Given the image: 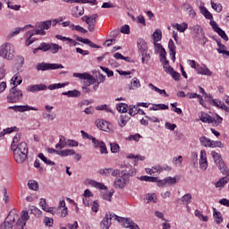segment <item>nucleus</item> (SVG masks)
<instances>
[{
  "label": "nucleus",
  "instance_id": "1",
  "mask_svg": "<svg viewBox=\"0 0 229 229\" xmlns=\"http://www.w3.org/2000/svg\"><path fill=\"white\" fill-rule=\"evenodd\" d=\"M30 221V213L28 211L21 212V217L15 213L10 211L5 221L0 225V229H26V222Z\"/></svg>",
  "mask_w": 229,
  "mask_h": 229
},
{
  "label": "nucleus",
  "instance_id": "2",
  "mask_svg": "<svg viewBox=\"0 0 229 229\" xmlns=\"http://www.w3.org/2000/svg\"><path fill=\"white\" fill-rule=\"evenodd\" d=\"M190 30H191L193 40H195V42L200 46H205V44L208 42V39H207L205 37V32H203V28H201L199 25L190 27Z\"/></svg>",
  "mask_w": 229,
  "mask_h": 229
},
{
  "label": "nucleus",
  "instance_id": "3",
  "mask_svg": "<svg viewBox=\"0 0 229 229\" xmlns=\"http://www.w3.org/2000/svg\"><path fill=\"white\" fill-rule=\"evenodd\" d=\"M211 157L214 159V162L217 165L218 169L221 171L222 174L229 176L228 166L226 165V163H225V160H223V157L221 156V154L213 150L211 151Z\"/></svg>",
  "mask_w": 229,
  "mask_h": 229
},
{
  "label": "nucleus",
  "instance_id": "4",
  "mask_svg": "<svg viewBox=\"0 0 229 229\" xmlns=\"http://www.w3.org/2000/svg\"><path fill=\"white\" fill-rule=\"evenodd\" d=\"M0 56L5 60H13L15 56V47L11 43H4L0 46Z\"/></svg>",
  "mask_w": 229,
  "mask_h": 229
},
{
  "label": "nucleus",
  "instance_id": "5",
  "mask_svg": "<svg viewBox=\"0 0 229 229\" xmlns=\"http://www.w3.org/2000/svg\"><path fill=\"white\" fill-rule=\"evenodd\" d=\"M21 98L22 90L19 89L17 85H15L9 90V94L7 96V103H18V101H21Z\"/></svg>",
  "mask_w": 229,
  "mask_h": 229
},
{
  "label": "nucleus",
  "instance_id": "6",
  "mask_svg": "<svg viewBox=\"0 0 229 229\" xmlns=\"http://www.w3.org/2000/svg\"><path fill=\"white\" fill-rule=\"evenodd\" d=\"M114 220L118 223H122L123 228H130V229H140L139 225L135 224L131 218H124L119 216H114Z\"/></svg>",
  "mask_w": 229,
  "mask_h": 229
},
{
  "label": "nucleus",
  "instance_id": "7",
  "mask_svg": "<svg viewBox=\"0 0 229 229\" xmlns=\"http://www.w3.org/2000/svg\"><path fill=\"white\" fill-rule=\"evenodd\" d=\"M37 71H55L56 69H64L60 64L38 63L36 65Z\"/></svg>",
  "mask_w": 229,
  "mask_h": 229
},
{
  "label": "nucleus",
  "instance_id": "8",
  "mask_svg": "<svg viewBox=\"0 0 229 229\" xmlns=\"http://www.w3.org/2000/svg\"><path fill=\"white\" fill-rule=\"evenodd\" d=\"M128 183H130V179H128V177L126 176V174H123V175L121 174L120 177H117L114 181V187L115 189H124V187H126Z\"/></svg>",
  "mask_w": 229,
  "mask_h": 229
},
{
  "label": "nucleus",
  "instance_id": "9",
  "mask_svg": "<svg viewBox=\"0 0 229 229\" xmlns=\"http://www.w3.org/2000/svg\"><path fill=\"white\" fill-rule=\"evenodd\" d=\"M53 24V21H46L36 24V35H46V30H49L51 28V25Z\"/></svg>",
  "mask_w": 229,
  "mask_h": 229
},
{
  "label": "nucleus",
  "instance_id": "10",
  "mask_svg": "<svg viewBox=\"0 0 229 229\" xmlns=\"http://www.w3.org/2000/svg\"><path fill=\"white\" fill-rule=\"evenodd\" d=\"M115 216L112 215V213H106L104 219L100 222V228L101 229H110L112 226V219H115Z\"/></svg>",
  "mask_w": 229,
  "mask_h": 229
},
{
  "label": "nucleus",
  "instance_id": "11",
  "mask_svg": "<svg viewBox=\"0 0 229 229\" xmlns=\"http://www.w3.org/2000/svg\"><path fill=\"white\" fill-rule=\"evenodd\" d=\"M14 155V160L17 164H24L28 158V154L20 152L19 150H13Z\"/></svg>",
  "mask_w": 229,
  "mask_h": 229
},
{
  "label": "nucleus",
  "instance_id": "12",
  "mask_svg": "<svg viewBox=\"0 0 229 229\" xmlns=\"http://www.w3.org/2000/svg\"><path fill=\"white\" fill-rule=\"evenodd\" d=\"M137 46L140 55H148V44L144 39L139 38Z\"/></svg>",
  "mask_w": 229,
  "mask_h": 229
},
{
  "label": "nucleus",
  "instance_id": "13",
  "mask_svg": "<svg viewBox=\"0 0 229 229\" xmlns=\"http://www.w3.org/2000/svg\"><path fill=\"white\" fill-rule=\"evenodd\" d=\"M199 167L202 171H207V167H208V163L207 161V151H200V158H199Z\"/></svg>",
  "mask_w": 229,
  "mask_h": 229
},
{
  "label": "nucleus",
  "instance_id": "14",
  "mask_svg": "<svg viewBox=\"0 0 229 229\" xmlns=\"http://www.w3.org/2000/svg\"><path fill=\"white\" fill-rule=\"evenodd\" d=\"M40 90H47V86L46 84H34L27 87L28 92L35 93L40 92Z\"/></svg>",
  "mask_w": 229,
  "mask_h": 229
},
{
  "label": "nucleus",
  "instance_id": "15",
  "mask_svg": "<svg viewBox=\"0 0 229 229\" xmlns=\"http://www.w3.org/2000/svg\"><path fill=\"white\" fill-rule=\"evenodd\" d=\"M168 49L170 51L171 60L173 62H176V46L174 45V41L170 39L168 42Z\"/></svg>",
  "mask_w": 229,
  "mask_h": 229
},
{
  "label": "nucleus",
  "instance_id": "16",
  "mask_svg": "<svg viewBox=\"0 0 229 229\" xmlns=\"http://www.w3.org/2000/svg\"><path fill=\"white\" fill-rule=\"evenodd\" d=\"M87 183L91 185V187H95L96 189H100V191H108V188L105 186L103 182H98L92 179H88Z\"/></svg>",
  "mask_w": 229,
  "mask_h": 229
},
{
  "label": "nucleus",
  "instance_id": "17",
  "mask_svg": "<svg viewBox=\"0 0 229 229\" xmlns=\"http://www.w3.org/2000/svg\"><path fill=\"white\" fill-rule=\"evenodd\" d=\"M121 174L122 176L126 174L127 178L130 180V176H135V174H137V170L132 168L131 165H127L124 170H122Z\"/></svg>",
  "mask_w": 229,
  "mask_h": 229
},
{
  "label": "nucleus",
  "instance_id": "18",
  "mask_svg": "<svg viewBox=\"0 0 229 229\" xmlns=\"http://www.w3.org/2000/svg\"><path fill=\"white\" fill-rule=\"evenodd\" d=\"M12 151H20L21 153H25L26 155H28V143L22 141L19 144L16 145V147H14L13 149H11Z\"/></svg>",
  "mask_w": 229,
  "mask_h": 229
},
{
  "label": "nucleus",
  "instance_id": "19",
  "mask_svg": "<svg viewBox=\"0 0 229 229\" xmlns=\"http://www.w3.org/2000/svg\"><path fill=\"white\" fill-rule=\"evenodd\" d=\"M176 177H166L164 180L160 181V183L157 184L158 187H164V185H174L176 183Z\"/></svg>",
  "mask_w": 229,
  "mask_h": 229
},
{
  "label": "nucleus",
  "instance_id": "20",
  "mask_svg": "<svg viewBox=\"0 0 229 229\" xmlns=\"http://www.w3.org/2000/svg\"><path fill=\"white\" fill-rule=\"evenodd\" d=\"M51 49V43H46V42H42L40 43V45L38 46V47L35 48L33 53H37V51H43V53H46L47 51H50Z\"/></svg>",
  "mask_w": 229,
  "mask_h": 229
},
{
  "label": "nucleus",
  "instance_id": "21",
  "mask_svg": "<svg viewBox=\"0 0 229 229\" xmlns=\"http://www.w3.org/2000/svg\"><path fill=\"white\" fill-rule=\"evenodd\" d=\"M68 146L67 139L61 135L59 139V142L55 145V149H64Z\"/></svg>",
  "mask_w": 229,
  "mask_h": 229
},
{
  "label": "nucleus",
  "instance_id": "22",
  "mask_svg": "<svg viewBox=\"0 0 229 229\" xmlns=\"http://www.w3.org/2000/svg\"><path fill=\"white\" fill-rule=\"evenodd\" d=\"M62 96H67L68 98H80L81 96V92L78 89H73L63 92Z\"/></svg>",
  "mask_w": 229,
  "mask_h": 229
},
{
  "label": "nucleus",
  "instance_id": "23",
  "mask_svg": "<svg viewBox=\"0 0 229 229\" xmlns=\"http://www.w3.org/2000/svg\"><path fill=\"white\" fill-rule=\"evenodd\" d=\"M154 46L157 48V53L160 54L161 58H165L167 52H165V48L162 47V44L154 42Z\"/></svg>",
  "mask_w": 229,
  "mask_h": 229
},
{
  "label": "nucleus",
  "instance_id": "24",
  "mask_svg": "<svg viewBox=\"0 0 229 229\" xmlns=\"http://www.w3.org/2000/svg\"><path fill=\"white\" fill-rule=\"evenodd\" d=\"M213 216L215 217L216 225L223 223V215H221V212L217 211L216 208H213Z\"/></svg>",
  "mask_w": 229,
  "mask_h": 229
},
{
  "label": "nucleus",
  "instance_id": "25",
  "mask_svg": "<svg viewBox=\"0 0 229 229\" xmlns=\"http://www.w3.org/2000/svg\"><path fill=\"white\" fill-rule=\"evenodd\" d=\"M200 121L202 123H208V124H212L214 123V118L208 114L202 113L200 115Z\"/></svg>",
  "mask_w": 229,
  "mask_h": 229
},
{
  "label": "nucleus",
  "instance_id": "26",
  "mask_svg": "<svg viewBox=\"0 0 229 229\" xmlns=\"http://www.w3.org/2000/svg\"><path fill=\"white\" fill-rule=\"evenodd\" d=\"M30 214H33L36 217H42V211L35 206H30L29 208Z\"/></svg>",
  "mask_w": 229,
  "mask_h": 229
},
{
  "label": "nucleus",
  "instance_id": "27",
  "mask_svg": "<svg viewBox=\"0 0 229 229\" xmlns=\"http://www.w3.org/2000/svg\"><path fill=\"white\" fill-rule=\"evenodd\" d=\"M96 124L99 128V130H102V131H106V130H108V122H106L104 120H98L96 122Z\"/></svg>",
  "mask_w": 229,
  "mask_h": 229
},
{
  "label": "nucleus",
  "instance_id": "28",
  "mask_svg": "<svg viewBox=\"0 0 229 229\" xmlns=\"http://www.w3.org/2000/svg\"><path fill=\"white\" fill-rule=\"evenodd\" d=\"M198 74H203L204 76H212V72L207 66H202L197 69Z\"/></svg>",
  "mask_w": 229,
  "mask_h": 229
},
{
  "label": "nucleus",
  "instance_id": "29",
  "mask_svg": "<svg viewBox=\"0 0 229 229\" xmlns=\"http://www.w3.org/2000/svg\"><path fill=\"white\" fill-rule=\"evenodd\" d=\"M172 26L173 28H176L177 31H180V33H183L187 30V28H189V25H187L186 22H183L182 24H172Z\"/></svg>",
  "mask_w": 229,
  "mask_h": 229
},
{
  "label": "nucleus",
  "instance_id": "30",
  "mask_svg": "<svg viewBox=\"0 0 229 229\" xmlns=\"http://www.w3.org/2000/svg\"><path fill=\"white\" fill-rule=\"evenodd\" d=\"M30 110H34L35 112H38V108L26 106H18V112H30Z\"/></svg>",
  "mask_w": 229,
  "mask_h": 229
},
{
  "label": "nucleus",
  "instance_id": "31",
  "mask_svg": "<svg viewBox=\"0 0 229 229\" xmlns=\"http://www.w3.org/2000/svg\"><path fill=\"white\" fill-rule=\"evenodd\" d=\"M84 80H87L84 82L87 87H90V85H94V83H96L97 81L96 78H94V76L90 75L89 73L86 75V78Z\"/></svg>",
  "mask_w": 229,
  "mask_h": 229
},
{
  "label": "nucleus",
  "instance_id": "32",
  "mask_svg": "<svg viewBox=\"0 0 229 229\" xmlns=\"http://www.w3.org/2000/svg\"><path fill=\"white\" fill-rule=\"evenodd\" d=\"M72 155H76V151H74V149H71V148L60 150V152H59L60 157H71Z\"/></svg>",
  "mask_w": 229,
  "mask_h": 229
},
{
  "label": "nucleus",
  "instance_id": "33",
  "mask_svg": "<svg viewBox=\"0 0 229 229\" xmlns=\"http://www.w3.org/2000/svg\"><path fill=\"white\" fill-rule=\"evenodd\" d=\"M152 38L154 42H160V40H162V30H160V29L156 30L152 34Z\"/></svg>",
  "mask_w": 229,
  "mask_h": 229
},
{
  "label": "nucleus",
  "instance_id": "34",
  "mask_svg": "<svg viewBox=\"0 0 229 229\" xmlns=\"http://www.w3.org/2000/svg\"><path fill=\"white\" fill-rule=\"evenodd\" d=\"M38 157V158H40V160H42V162H44V164H47V165H56V164L54 161L47 159L43 153H39Z\"/></svg>",
  "mask_w": 229,
  "mask_h": 229
},
{
  "label": "nucleus",
  "instance_id": "35",
  "mask_svg": "<svg viewBox=\"0 0 229 229\" xmlns=\"http://www.w3.org/2000/svg\"><path fill=\"white\" fill-rule=\"evenodd\" d=\"M229 175H225V177L221 178L218 182L216 183V189H219L220 187H225L226 185V182H229Z\"/></svg>",
  "mask_w": 229,
  "mask_h": 229
},
{
  "label": "nucleus",
  "instance_id": "36",
  "mask_svg": "<svg viewBox=\"0 0 229 229\" xmlns=\"http://www.w3.org/2000/svg\"><path fill=\"white\" fill-rule=\"evenodd\" d=\"M199 140H200V144L201 146H204L205 148H210V144L212 142V140L205 137V136H202L199 138Z\"/></svg>",
  "mask_w": 229,
  "mask_h": 229
},
{
  "label": "nucleus",
  "instance_id": "37",
  "mask_svg": "<svg viewBox=\"0 0 229 229\" xmlns=\"http://www.w3.org/2000/svg\"><path fill=\"white\" fill-rule=\"evenodd\" d=\"M149 110H169V106L165 104H156L153 107H149Z\"/></svg>",
  "mask_w": 229,
  "mask_h": 229
},
{
  "label": "nucleus",
  "instance_id": "38",
  "mask_svg": "<svg viewBox=\"0 0 229 229\" xmlns=\"http://www.w3.org/2000/svg\"><path fill=\"white\" fill-rule=\"evenodd\" d=\"M16 69L17 71H20L21 70V67H22V65H24V57H22L21 55H17L16 56Z\"/></svg>",
  "mask_w": 229,
  "mask_h": 229
},
{
  "label": "nucleus",
  "instance_id": "39",
  "mask_svg": "<svg viewBox=\"0 0 229 229\" xmlns=\"http://www.w3.org/2000/svg\"><path fill=\"white\" fill-rule=\"evenodd\" d=\"M13 131H19V128L11 127V128L4 129V131L0 132V139L2 137H4V135H6V133H13Z\"/></svg>",
  "mask_w": 229,
  "mask_h": 229
},
{
  "label": "nucleus",
  "instance_id": "40",
  "mask_svg": "<svg viewBox=\"0 0 229 229\" xmlns=\"http://www.w3.org/2000/svg\"><path fill=\"white\" fill-rule=\"evenodd\" d=\"M21 133H17L13 139V142L11 144V149H13L14 148L17 147V144H19V141L21 140Z\"/></svg>",
  "mask_w": 229,
  "mask_h": 229
},
{
  "label": "nucleus",
  "instance_id": "41",
  "mask_svg": "<svg viewBox=\"0 0 229 229\" xmlns=\"http://www.w3.org/2000/svg\"><path fill=\"white\" fill-rule=\"evenodd\" d=\"M147 203H149L152 201L153 203H158V197H157V194L155 193H148L147 194Z\"/></svg>",
  "mask_w": 229,
  "mask_h": 229
},
{
  "label": "nucleus",
  "instance_id": "42",
  "mask_svg": "<svg viewBox=\"0 0 229 229\" xmlns=\"http://www.w3.org/2000/svg\"><path fill=\"white\" fill-rule=\"evenodd\" d=\"M116 109L118 112H122V114H126L128 112V105L124 103H120L117 105Z\"/></svg>",
  "mask_w": 229,
  "mask_h": 229
},
{
  "label": "nucleus",
  "instance_id": "43",
  "mask_svg": "<svg viewBox=\"0 0 229 229\" xmlns=\"http://www.w3.org/2000/svg\"><path fill=\"white\" fill-rule=\"evenodd\" d=\"M114 191H106V192L102 193L103 199H106V201H112V196H114Z\"/></svg>",
  "mask_w": 229,
  "mask_h": 229
},
{
  "label": "nucleus",
  "instance_id": "44",
  "mask_svg": "<svg viewBox=\"0 0 229 229\" xmlns=\"http://www.w3.org/2000/svg\"><path fill=\"white\" fill-rule=\"evenodd\" d=\"M50 46H51L50 51L53 55H56V53H58V51L62 49V46L55 43H50Z\"/></svg>",
  "mask_w": 229,
  "mask_h": 229
},
{
  "label": "nucleus",
  "instance_id": "45",
  "mask_svg": "<svg viewBox=\"0 0 229 229\" xmlns=\"http://www.w3.org/2000/svg\"><path fill=\"white\" fill-rule=\"evenodd\" d=\"M191 199H192V195H191V193H186L184 196L181 198V201L182 203H185L186 206H188L189 203H191Z\"/></svg>",
  "mask_w": 229,
  "mask_h": 229
},
{
  "label": "nucleus",
  "instance_id": "46",
  "mask_svg": "<svg viewBox=\"0 0 229 229\" xmlns=\"http://www.w3.org/2000/svg\"><path fill=\"white\" fill-rule=\"evenodd\" d=\"M28 186L31 191H38V182H37V181H29Z\"/></svg>",
  "mask_w": 229,
  "mask_h": 229
},
{
  "label": "nucleus",
  "instance_id": "47",
  "mask_svg": "<svg viewBox=\"0 0 229 229\" xmlns=\"http://www.w3.org/2000/svg\"><path fill=\"white\" fill-rule=\"evenodd\" d=\"M25 28H16L7 37L8 38H13L15 35H19L21 31H24Z\"/></svg>",
  "mask_w": 229,
  "mask_h": 229
},
{
  "label": "nucleus",
  "instance_id": "48",
  "mask_svg": "<svg viewBox=\"0 0 229 229\" xmlns=\"http://www.w3.org/2000/svg\"><path fill=\"white\" fill-rule=\"evenodd\" d=\"M211 7L213 10H215V12H217V13H221V12H223V6L220 4L211 2Z\"/></svg>",
  "mask_w": 229,
  "mask_h": 229
},
{
  "label": "nucleus",
  "instance_id": "49",
  "mask_svg": "<svg viewBox=\"0 0 229 229\" xmlns=\"http://www.w3.org/2000/svg\"><path fill=\"white\" fill-rule=\"evenodd\" d=\"M99 174H101L102 176H110V174L112 173V168H104V169H100L98 171Z\"/></svg>",
  "mask_w": 229,
  "mask_h": 229
},
{
  "label": "nucleus",
  "instance_id": "50",
  "mask_svg": "<svg viewBox=\"0 0 229 229\" xmlns=\"http://www.w3.org/2000/svg\"><path fill=\"white\" fill-rule=\"evenodd\" d=\"M195 216L199 217V219H202V221H204V222L208 221V216H203V214H201V211H199L198 209L195 210Z\"/></svg>",
  "mask_w": 229,
  "mask_h": 229
},
{
  "label": "nucleus",
  "instance_id": "51",
  "mask_svg": "<svg viewBox=\"0 0 229 229\" xmlns=\"http://www.w3.org/2000/svg\"><path fill=\"white\" fill-rule=\"evenodd\" d=\"M160 62H162L163 64V68L165 72H166L171 67V65H169V61L167 60V58H165H165H161Z\"/></svg>",
  "mask_w": 229,
  "mask_h": 229
},
{
  "label": "nucleus",
  "instance_id": "52",
  "mask_svg": "<svg viewBox=\"0 0 229 229\" xmlns=\"http://www.w3.org/2000/svg\"><path fill=\"white\" fill-rule=\"evenodd\" d=\"M209 148H225V145L221 141L211 140Z\"/></svg>",
  "mask_w": 229,
  "mask_h": 229
},
{
  "label": "nucleus",
  "instance_id": "53",
  "mask_svg": "<svg viewBox=\"0 0 229 229\" xmlns=\"http://www.w3.org/2000/svg\"><path fill=\"white\" fill-rule=\"evenodd\" d=\"M12 81H13V85H15L16 83V86L17 85H21V83H22V78L21 77H19V74H15L13 79H12Z\"/></svg>",
  "mask_w": 229,
  "mask_h": 229
},
{
  "label": "nucleus",
  "instance_id": "54",
  "mask_svg": "<svg viewBox=\"0 0 229 229\" xmlns=\"http://www.w3.org/2000/svg\"><path fill=\"white\" fill-rule=\"evenodd\" d=\"M216 33L217 35H219V37H221V38H223V40H225V42H228V36L226 35V32L223 30V29L218 30Z\"/></svg>",
  "mask_w": 229,
  "mask_h": 229
},
{
  "label": "nucleus",
  "instance_id": "55",
  "mask_svg": "<svg viewBox=\"0 0 229 229\" xmlns=\"http://www.w3.org/2000/svg\"><path fill=\"white\" fill-rule=\"evenodd\" d=\"M74 38H76L78 42H81L82 44H87L88 46L90 45V39L89 38H83L80 36H74Z\"/></svg>",
  "mask_w": 229,
  "mask_h": 229
},
{
  "label": "nucleus",
  "instance_id": "56",
  "mask_svg": "<svg viewBox=\"0 0 229 229\" xmlns=\"http://www.w3.org/2000/svg\"><path fill=\"white\" fill-rule=\"evenodd\" d=\"M100 69L107 74V78H112L114 76V71L105 67V66H100Z\"/></svg>",
  "mask_w": 229,
  "mask_h": 229
},
{
  "label": "nucleus",
  "instance_id": "57",
  "mask_svg": "<svg viewBox=\"0 0 229 229\" xmlns=\"http://www.w3.org/2000/svg\"><path fill=\"white\" fill-rule=\"evenodd\" d=\"M91 140L94 148H100L101 144H103V141L96 139L95 137L91 138Z\"/></svg>",
  "mask_w": 229,
  "mask_h": 229
},
{
  "label": "nucleus",
  "instance_id": "58",
  "mask_svg": "<svg viewBox=\"0 0 229 229\" xmlns=\"http://www.w3.org/2000/svg\"><path fill=\"white\" fill-rule=\"evenodd\" d=\"M112 153H119L120 147L117 143H110Z\"/></svg>",
  "mask_w": 229,
  "mask_h": 229
},
{
  "label": "nucleus",
  "instance_id": "59",
  "mask_svg": "<svg viewBox=\"0 0 229 229\" xmlns=\"http://www.w3.org/2000/svg\"><path fill=\"white\" fill-rule=\"evenodd\" d=\"M120 31L121 33H123V35H130V26L129 25L122 26Z\"/></svg>",
  "mask_w": 229,
  "mask_h": 229
},
{
  "label": "nucleus",
  "instance_id": "60",
  "mask_svg": "<svg viewBox=\"0 0 229 229\" xmlns=\"http://www.w3.org/2000/svg\"><path fill=\"white\" fill-rule=\"evenodd\" d=\"M7 6L8 8H11V10H15V12H19V10H21V5H17V4L13 5V4H12L11 2L7 3Z\"/></svg>",
  "mask_w": 229,
  "mask_h": 229
},
{
  "label": "nucleus",
  "instance_id": "61",
  "mask_svg": "<svg viewBox=\"0 0 229 229\" xmlns=\"http://www.w3.org/2000/svg\"><path fill=\"white\" fill-rule=\"evenodd\" d=\"M170 75H172V78L173 80H174V81H180V77H181L180 72L174 70L172 74Z\"/></svg>",
  "mask_w": 229,
  "mask_h": 229
},
{
  "label": "nucleus",
  "instance_id": "62",
  "mask_svg": "<svg viewBox=\"0 0 229 229\" xmlns=\"http://www.w3.org/2000/svg\"><path fill=\"white\" fill-rule=\"evenodd\" d=\"M131 84L134 87V89H139V87H140V81H139L137 77H134L132 79Z\"/></svg>",
  "mask_w": 229,
  "mask_h": 229
},
{
  "label": "nucleus",
  "instance_id": "63",
  "mask_svg": "<svg viewBox=\"0 0 229 229\" xmlns=\"http://www.w3.org/2000/svg\"><path fill=\"white\" fill-rule=\"evenodd\" d=\"M46 226H53V218L46 216L43 220Z\"/></svg>",
  "mask_w": 229,
  "mask_h": 229
},
{
  "label": "nucleus",
  "instance_id": "64",
  "mask_svg": "<svg viewBox=\"0 0 229 229\" xmlns=\"http://www.w3.org/2000/svg\"><path fill=\"white\" fill-rule=\"evenodd\" d=\"M69 148H78V141L74 140H67Z\"/></svg>",
  "mask_w": 229,
  "mask_h": 229
}]
</instances>
